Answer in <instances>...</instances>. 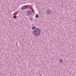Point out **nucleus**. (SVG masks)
Masks as SVG:
<instances>
[{
  "label": "nucleus",
  "instance_id": "nucleus-1",
  "mask_svg": "<svg viewBox=\"0 0 76 76\" xmlns=\"http://www.w3.org/2000/svg\"><path fill=\"white\" fill-rule=\"evenodd\" d=\"M33 33L36 36H38L41 34V30L39 28H37L34 31H33Z\"/></svg>",
  "mask_w": 76,
  "mask_h": 76
},
{
  "label": "nucleus",
  "instance_id": "nucleus-2",
  "mask_svg": "<svg viewBox=\"0 0 76 76\" xmlns=\"http://www.w3.org/2000/svg\"><path fill=\"white\" fill-rule=\"evenodd\" d=\"M46 13L48 15H51V14H52L53 12H52V11L50 9H47L46 10Z\"/></svg>",
  "mask_w": 76,
  "mask_h": 76
},
{
  "label": "nucleus",
  "instance_id": "nucleus-3",
  "mask_svg": "<svg viewBox=\"0 0 76 76\" xmlns=\"http://www.w3.org/2000/svg\"><path fill=\"white\" fill-rule=\"evenodd\" d=\"M32 11H30V10H28L27 11V16H30L31 15H32Z\"/></svg>",
  "mask_w": 76,
  "mask_h": 76
},
{
  "label": "nucleus",
  "instance_id": "nucleus-4",
  "mask_svg": "<svg viewBox=\"0 0 76 76\" xmlns=\"http://www.w3.org/2000/svg\"><path fill=\"white\" fill-rule=\"evenodd\" d=\"M29 7V6L28 5H25L24 6H23L22 7L21 9H27V8H28Z\"/></svg>",
  "mask_w": 76,
  "mask_h": 76
},
{
  "label": "nucleus",
  "instance_id": "nucleus-5",
  "mask_svg": "<svg viewBox=\"0 0 76 76\" xmlns=\"http://www.w3.org/2000/svg\"><path fill=\"white\" fill-rule=\"evenodd\" d=\"M60 63H63V60L62 59H60L59 61Z\"/></svg>",
  "mask_w": 76,
  "mask_h": 76
},
{
  "label": "nucleus",
  "instance_id": "nucleus-6",
  "mask_svg": "<svg viewBox=\"0 0 76 76\" xmlns=\"http://www.w3.org/2000/svg\"><path fill=\"white\" fill-rule=\"evenodd\" d=\"M35 17L36 18H39V15L38 14H36V15Z\"/></svg>",
  "mask_w": 76,
  "mask_h": 76
},
{
  "label": "nucleus",
  "instance_id": "nucleus-7",
  "mask_svg": "<svg viewBox=\"0 0 76 76\" xmlns=\"http://www.w3.org/2000/svg\"><path fill=\"white\" fill-rule=\"evenodd\" d=\"M32 30H34V29H36V27L35 26H34L32 27Z\"/></svg>",
  "mask_w": 76,
  "mask_h": 76
},
{
  "label": "nucleus",
  "instance_id": "nucleus-8",
  "mask_svg": "<svg viewBox=\"0 0 76 76\" xmlns=\"http://www.w3.org/2000/svg\"><path fill=\"white\" fill-rule=\"evenodd\" d=\"M29 19V20H33L32 18L31 17H30Z\"/></svg>",
  "mask_w": 76,
  "mask_h": 76
},
{
  "label": "nucleus",
  "instance_id": "nucleus-9",
  "mask_svg": "<svg viewBox=\"0 0 76 76\" xmlns=\"http://www.w3.org/2000/svg\"><path fill=\"white\" fill-rule=\"evenodd\" d=\"M13 18L14 19H16L17 18V16H16V15H14L13 17Z\"/></svg>",
  "mask_w": 76,
  "mask_h": 76
},
{
  "label": "nucleus",
  "instance_id": "nucleus-10",
  "mask_svg": "<svg viewBox=\"0 0 76 76\" xmlns=\"http://www.w3.org/2000/svg\"><path fill=\"white\" fill-rule=\"evenodd\" d=\"M75 25H76V20L75 21Z\"/></svg>",
  "mask_w": 76,
  "mask_h": 76
}]
</instances>
